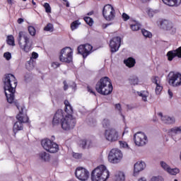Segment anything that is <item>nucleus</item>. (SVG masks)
I'll use <instances>...</instances> for the list:
<instances>
[{
  "mask_svg": "<svg viewBox=\"0 0 181 181\" xmlns=\"http://www.w3.org/2000/svg\"><path fill=\"white\" fill-rule=\"evenodd\" d=\"M4 88L8 103L12 104L15 100V92L18 86V81L13 74H8L6 75L4 80Z\"/></svg>",
  "mask_w": 181,
  "mask_h": 181,
  "instance_id": "obj_1",
  "label": "nucleus"
},
{
  "mask_svg": "<svg viewBox=\"0 0 181 181\" xmlns=\"http://www.w3.org/2000/svg\"><path fill=\"white\" fill-rule=\"evenodd\" d=\"M95 90L102 95L111 94V93H112V83H111L110 78L107 76L101 78L96 83Z\"/></svg>",
  "mask_w": 181,
  "mask_h": 181,
  "instance_id": "obj_2",
  "label": "nucleus"
},
{
  "mask_svg": "<svg viewBox=\"0 0 181 181\" xmlns=\"http://www.w3.org/2000/svg\"><path fill=\"white\" fill-rule=\"evenodd\" d=\"M17 42L19 45L20 49L25 53H29L32 50L33 42L30 40L29 35L24 31H20L17 37Z\"/></svg>",
  "mask_w": 181,
  "mask_h": 181,
  "instance_id": "obj_3",
  "label": "nucleus"
},
{
  "mask_svg": "<svg viewBox=\"0 0 181 181\" xmlns=\"http://www.w3.org/2000/svg\"><path fill=\"white\" fill-rule=\"evenodd\" d=\"M110 177V172L105 165L97 167L91 173L92 181H107Z\"/></svg>",
  "mask_w": 181,
  "mask_h": 181,
  "instance_id": "obj_4",
  "label": "nucleus"
},
{
  "mask_svg": "<svg viewBox=\"0 0 181 181\" xmlns=\"http://www.w3.org/2000/svg\"><path fill=\"white\" fill-rule=\"evenodd\" d=\"M16 118L18 121L15 122L13 125L14 134H16L17 131H22V129H23V124L29 121V117L23 112V107H21V110L19 112V114L17 115Z\"/></svg>",
  "mask_w": 181,
  "mask_h": 181,
  "instance_id": "obj_5",
  "label": "nucleus"
},
{
  "mask_svg": "<svg viewBox=\"0 0 181 181\" xmlns=\"http://www.w3.org/2000/svg\"><path fill=\"white\" fill-rule=\"evenodd\" d=\"M42 148L49 152V153H56L59 151V145L49 139H44L41 141Z\"/></svg>",
  "mask_w": 181,
  "mask_h": 181,
  "instance_id": "obj_6",
  "label": "nucleus"
},
{
  "mask_svg": "<svg viewBox=\"0 0 181 181\" xmlns=\"http://www.w3.org/2000/svg\"><path fill=\"white\" fill-rule=\"evenodd\" d=\"M42 148L49 152V153H56L59 151V145L49 139H44L41 141Z\"/></svg>",
  "mask_w": 181,
  "mask_h": 181,
  "instance_id": "obj_7",
  "label": "nucleus"
},
{
  "mask_svg": "<svg viewBox=\"0 0 181 181\" xmlns=\"http://www.w3.org/2000/svg\"><path fill=\"white\" fill-rule=\"evenodd\" d=\"M42 148L49 152V153H56L59 151V145L49 139H44L41 141Z\"/></svg>",
  "mask_w": 181,
  "mask_h": 181,
  "instance_id": "obj_8",
  "label": "nucleus"
},
{
  "mask_svg": "<svg viewBox=\"0 0 181 181\" xmlns=\"http://www.w3.org/2000/svg\"><path fill=\"white\" fill-rule=\"evenodd\" d=\"M61 125L64 131H70L76 127V118L71 115H68L64 118Z\"/></svg>",
  "mask_w": 181,
  "mask_h": 181,
  "instance_id": "obj_9",
  "label": "nucleus"
},
{
  "mask_svg": "<svg viewBox=\"0 0 181 181\" xmlns=\"http://www.w3.org/2000/svg\"><path fill=\"white\" fill-rule=\"evenodd\" d=\"M59 60L63 63H71L73 60V50L69 47H66L61 50Z\"/></svg>",
  "mask_w": 181,
  "mask_h": 181,
  "instance_id": "obj_10",
  "label": "nucleus"
},
{
  "mask_svg": "<svg viewBox=\"0 0 181 181\" xmlns=\"http://www.w3.org/2000/svg\"><path fill=\"white\" fill-rule=\"evenodd\" d=\"M122 159V152L118 148H113L108 155V160L110 163H119Z\"/></svg>",
  "mask_w": 181,
  "mask_h": 181,
  "instance_id": "obj_11",
  "label": "nucleus"
},
{
  "mask_svg": "<svg viewBox=\"0 0 181 181\" xmlns=\"http://www.w3.org/2000/svg\"><path fill=\"white\" fill-rule=\"evenodd\" d=\"M103 15L106 21L110 22L115 19V10L111 4H107L104 6L103 10Z\"/></svg>",
  "mask_w": 181,
  "mask_h": 181,
  "instance_id": "obj_12",
  "label": "nucleus"
},
{
  "mask_svg": "<svg viewBox=\"0 0 181 181\" xmlns=\"http://www.w3.org/2000/svg\"><path fill=\"white\" fill-rule=\"evenodd\" d=\"M134 143L137 146H145L148 144V136L142 132H139L134 135Z\"/></svg>",
  "mask_w": 181,
  "mask_h": 181,
  "instance_id": "obj_13",
  "label": "nucleus"
},
{
  "mask_svg": "<svg viewBox=\"0 0 181 181\" xmlns=\"http://www.w3.org/2000/svg\"><path fill=\"white\" fill-rule=\"evenodd\" d=\"M169 84L173 87H177L181 84V74L177 72L171 71L168 74Z\"/></svg>",
  "mask_w": 181,
  "mask_h": 181,
  "instance_id": "obj_14",
  "label": "nucleus"
},
{
  "mask_svg": "<svg viewBox=\"0 0 181 181\" xmlns=\"http://www.w3.org/2000/svg\"><path fill=\"white\" fill-rule=\"evenodd\" d=\"M104 136L105 139L109 142H115V141H118V132L114 128L106 129Z\"/></svg>",
  "mask_w": 181,
  "mask_h": 181,
  "instance_id": "obj_15",
  "label": "nucleus"
},
{
  "mask_svg": "<svg viewBox=\"0 0 181 181\" xmlns=\"http://www.w3.org/2000/svg\"><path fill=\"white\" fill-rule=\"evenodd\" d=\"M75 176L79 180L86 181L88 180V177H90V173L88 172V170H87V169L79 167L76 170Z\"/></svg>",
  "mask_w": 181,
  "mask_h": 181,
  "instance_id": "obj_16",
  "label": "nucleus"
},
{
  "mask_svg": "<svg viewBox=\"0 0 181 181\" xmlns=\"http://www.w3.org/2000/svg\"><path fill=\"white\" fill-rule=\"evenodd\" d=\"M121 46V37H115L110 41V47L112 53L118 52Z\"/></svg>",
  "mask_w": 181,
  "mask_h": 181,
  "instance_id": "obj_17",
  "label": "nucleus"
},
{
  "mask_svg": "<svg viewBox=\"0 0 181 181\" xmlns=\"http://www.w3.org/2000/svg\"><path fill=\"white\" fill-rule=\"evenodd\" d=\"M168 135L173 138L174 141H180L181 139V127H173L168 131Z\"/></svg>",
  "mask_w": 181,
  "mask_h": 181,
  "instance_id": "obj_18",
  "label": "nucleus"
},
{
  "mask_svg": "<svg viewBox=\"0 0 181 181\" xmlns=\"http://www.w3.org/2000/svg\"><path fill=\"white\" fill-rule=\"evenodd\" d=\"M63 119H64V116L63 115V110H58L54 115L52 119V125L54 127H57V125H60V124L63 122Z\"/></svg>",
  "mask_w": 181,
  "mask_h": 181,
  "instance_id": "obj_19",
  "label": "nucleus"
},
{
  "mask_svg": "<svg viewBox=\"0 0 181 181\" xmlns=\"http://www.w3.org/2000/svg\"><path fill=\"white\" fill-rule=\"evenodd\" d=\"M167 57L169 62H172L176 57L181 59V47L175 50L169 51L167 53Z\"/></svg>",
  "mask_w": 181,
  "mask_h": 181,
  "instance_id": "obj_20",
  "label": "nucleus"
},
{
  "mask_svg": "<svg viewBox=\"0 0 181 181\" xmlns=\"http://www.w3.org/2000/svg\"><path fill=\"white\" fill-rule=\"evenodd\" d=\"M146 165H145V162H137L134 164V175L136 176V175H138L139 172H141V170H144Z\"/></svg>",
  "mask_w": 181,
  "mask_h": 181,
  "instance_id": "obj_21",
  "label": "nucleus"
},
{
  "mask_svg": "<svg viewBox=\"0 0 181 181\" xmlns=\"http://www.w3.org/2000/svg\"><path fill=\"white\" fill-rule=\"evenodd\" d=\"M158 117H160L161 121L164 123V124H175V117H169V116H166L164 115L162 112H159L158 114Z\"/></svg>",
  "mask_w": 181,
  "mask_h": 181,
  "instance_id": "obj_22",
  "label": "nucleus"
},
{
  "mask_svg": "<svg viewBox=\"0 0 181 181\" xmlns=\"http://www.w3.org/2000/svg\"><path fill=\"white\" fill-rule=\"evenodd\" d=\"M38 158L42 162H49L50 160V154L46 151H41L38 153Z\"/></svg>",
  "mask_w": 181,
  "mask_h": 181,
  "instance_id": "obj_23",
  "label": "nucleus"
},
{
  "mask_svg": "<svg viewBox=\"0 0 181 181\" xmlns=\"http://www.w3.org/2000/svg\"><path fill=\"white\" fill-rule=\"evenodd\" d=\"M165 5L168 6H179L181 4V0H162Z\"/></svg>",
  "mask_w": 181,
  "mask_h": 181,
  "instance_id": "obj_24",
  "label": "nucleus"
},
{
  "mask_svg": "<svg viewBox=\"0 0 181 181\" xmlns=\"http://www.w3.org/2000/svg\"><path fill=\"white\" fill-rule=\"evenodd\" d=\"M114 180L115 181H124L125 180V174L122 172L119 171L115 174Z\"/></svg>",
  "mask_w": 181,
  "mask_h": 181,
  "instance_id": "obj_25",
  "label": "nucleus"
},
{
  "mask_svg": "<svg viewBox=\"0 0 181 181\" xmlns=\"http://www.w3.org/2000/svg\"><path fill=\"white\" fill-rule=\"evenodd\" d=\"M124 64H126V66L127 67H134V66H135V59L132 58V57H129L127 59H124Z\"/></svg>",
  "mask_w": 181,
  "mask_h": 181,
  "instance_id": "obj_26",
  "label": "nucleus"
},
{
  "mask_svg": "<svg viewBox=\"0 0 181 181\" xmlns=\"http://www.w3.org/2000/svg\"><path fill=\"white\" fill-rule=\"evenodd\" d=\"M64 105L66 107L65 112L68 113V115H71L73 114V107L70 105V102L69 100H64Z\"/></svg>",
  "mask_w": 181,
  "mask_h": 181,
  "instance_id": "obj_27",
  "label": "nucleus"
},
{
  "mask_svg": "<svg viewBox=\"0 0 181 181\" xmlns=\"http://www.w3.org/2000/svg\"><path fill=\"white\" fill-rule=\"evenodd\" d=\"M83 47L85 49V53H84V59L88 56L91 53V50H93V46H91L90 44H86L83 45Z\"/></svg>",
  "mask_w": 181,
  "mask_h": 181,
  "instance_id": "obj_28",
  "label": "nucleus"
},
{
  "mask_svg": "<svg viewBox=\"0 0 181 181\" xmlns=\"http://www.w3.org/2000/svg\"><path fill=\"white\" fill-rule=\"evenodd\" d=\"M138 95H139V97H141L143 101L146 102L148 101L147 98L148 97H149V93H148V91L146 90H141L140 92H137Z\"/></svg>",
  "mask_w": 181,
  "mask_h": 181,
  "instance_id": "obj_29",
  "label": "nucleus"
},
{
  "mask_svg": "<svg viewBox=\"0 0 181 181\" xmlns=\"http://www.w3.org/2000/svg\"><path fill=\"white\" fill-rule=\"evenodd\" d=\"M129 81L132 86H138L139 83V79L136 76H132L129 79Z\"/></svg>",
  "mask_w": 181,
  "mask_h": 181,
  "instance_id": "obj_30",
  "label": "nucleus"
},
{
  "mask_svg": "<svg viewBox=\"0 0 181 181\" xmlns=\"http://www.w3.org/2000/svg\"><path fill=\"white\" fill-rule=\"evenodd\" d=\"M179 172L180 170L178 168H171L170 167L168 169V171H167V173H168L169 175H172L173 176H176V175H177Z\"/></svg>",
  "mask_w": 181,
  "mask_h": 181,
  "instance_id": "obj_31",
  "label": "nucleus"
},
{
  "mask_svg": "<svg viewBox=\"0 0 181 181\" xmlns=\"http://www.w3.org/2000/svg\"><path fill=\"white\" fill-rule=\"evenodd\" d=\"M160 165L161 166L162 169H163V170H165V172H168L170 168V165L166 163V162L165 161H160Z\"/></svg>",
  "mask_w": 181,
  "mask_h": 181,
  "instance_id": "obj_32",
  "label": "nucleus"
},
{
  "mask_svg": "<svg viewBox=\"0 0 181 181\" xmlns=\"http://www.w3.org/2000/svg\"><path fill=\"white\" fill-rule=\"evenodd\" d=\"M160 28H162L165 30H170V29L173 28V25L170 23H160Z\"/></svg>",
  "mask_w": 181,
  "mask_h": 181,
  "instance_id": "obj_33",
  "label": "nucleus"
},
{
  "mask_svg": "<svg viewBox=\"0 0 181 181\" xmlns=\"http://www.w3.org/2000/svg\"><path fill=\"white\" fill-rule=\"evenodd\" d=\"M88 141L87 140H81L80 141L79 146L82 148V149H86V148H89L90 145H88Z\"/></svg>",
  "mask_w": 181,
  "mask_h": 181,
  "instance_id": "obj_34",
  "label": "nucleus"
},
{
  "mask_svg": "<svg viewBox=\"0 0 181 181\" xmlns=\"http://www.w3.org/2000/svg\"><path fill=\"white\" fill-rule=\"evenodd\" d=\"M7 43L10 46H15V39L13 38V36L8 35L7 37Z\"/></svg>",
  "mask_w": 181,
  "mask_h": 181,
  "instance_id": "obj_35",
  "label": "nucleus"
},
{
  "mask_svg": "<svg viewBox=\"0 0 181 181\" xmlns=\"http://www.w3.org/2000/svg\"><path fill=\"white\" fill-rule=\"evenodd\" d=\"M141 33L144 36V37H148L149 39H151V37H152V33H151L145 29L141 30Z\"/></svg>",
  "mask_w": 181,
  "mask_h": 181,
  "instance_id": "obj_36",
  "label": "nucleus"
},
{
  "mask_svg": "<svg viewBox=\"0 0 181 181\" xmlns=\"http://www.w3.org/2000/svg\"><path fill=\"white\" fill-rule=\"evenodd\" d=\"M44 30L45 32H53L54 30V28L53 27V24L48 23L45 28Z\"/></svg>",
  "mask_w": 181,
  "mask_h": 181,
  "instance_id": "obj_37",
  "label": "nucleus"
},
{
  "mask_svg": "<svg viewBox=\"0 0 181 181\" xmlns=\"http://www.w3.org/2000/svg\"><path fill=\"white\" fill-rule=\"evenodd\" d=\"M130 28L133 32H135L136 30H139L141 29V24L140 23H135L130 25Z\"/></svg>",
  "mask_w": 181,
  "mask_h": 181,
  "instance_id": "obj_38",
  "label": "nucleus"
},
{
  "mask_svg": "<svg viewBox=\"0 0 181 181\" xmlns=\"http://www.w3.org/2000/svg\"><path fill=\"white\" fill-rule=\"evenodd\" d=\"M102 124L103 128H108V127L111 125V122L110 121V119L105 118L103 120Z\"/></svg>",
  "mask_w": 181,
  "mask_h": 181,
  "instance_id": "obj_39",
  "label": "nucleus"
},
{
  "mask_svg": "<svg viewBox=\"0 0 181 181\" xmlns=\"http://www.w3.org/2000/svg\"><path fill=\"white\" fill-rule=\"evenodd\" d=\"M78 53L79 54H82L83 57L84 59V54L86 53V49L84 48V45H79L78 47Z\"/></svg>",
  "mask_w": 181,
  "mask_h": 181,
  "instance_id": "obj_40",
  "label": "nucleus"
},
{
  "mask_svg": "<svg viewBox=\"0 0 181 181\" xmlns=\"http://www.w3.org/2000/svg\"><path fill=\"white\" fill-rule=\"evenodd\" d=\"M28 32L31 36L36 35V29L33 26H28Z\"/></svg>",
  "mask_w": 181,
  "mask_h": 181,
  "instance_id": "obj_41",
  "label": "nucleus"
},
{
  "mask_svg": "<svg viewBox=\"0 0 181 181\" xmlns=\"http://www.w3.org/2000/svg\"><path fill=\"white\" fill-rule=\"evenodd\" d=\"M152 83H154L156 86H159L160 84V78L158 76H154L152 78Z\"/></svg>",
  "mask_w": 181,
  "mask_h": 181,
  "instance_id": "obj_42",
  "label": "nucleus"
},
{
  "mask_svg": "<svg viewBox=\"0 0 181 181\" xmlns=\"http://www.w3.org/2000/svg\"><path fill=\"white\" fill-rule=\"evenodd\" d=\"M44 8H45V12H47V13H52V8L50 7V4H49V3H45L44 4Z\"/></svg>",
  "mask_w": 181,
  "mask_h": 181,
  "instance_id": "obj_43",
  "label": "nucleus"
},
{
  "mask_svg": "<svg viewBox=\"0 0 181 181\" xmlns=\"http://www.w3.org/2000/svg\"><path fill=\"white\" fill-rule=\"evenodd\" d=\"M115 108L117 111H118L120 115H122V107H121V104L117 103L115 105Z\"/></svg>",
  "mask_w": 181,
  "mask_h": 181,
  "instance_id": "obj_44",
  "label": "nucleus"
},
{
  "mask_svg": "<svg viewBox=\"0 0 181 181\" xmlns=\"http://www.w3.org/2000/svg\"><path fill=\"white\" fill-rule=\"evenodd\" d=\"M162 86L160 85H156V94L157 95H159V94H160V92L162 91Z\"/></svg>",
  "mask_w": 181,
  "mask_h": 181,
  "instance_id": "obj_45",
  "label": "nucleus"
},
{
  "mask_svg": "<svg viewBox=\"0 0 181 181\" xmlns=\"http://www.w3.org/2000/svg\"><path fill=\"white\" fill-rule=\"evenodd\" d=\"M158 13V11L156 10L153 11V9L152 8H150L148 11V16H150V18H152L153 15H155V13Z\"/></svg>",
  "mask_w": 181,
  "mask_h": 181,
  "instance_id": "obj_46",
  "label": "nucleus"
},
{
  "mask_svg": "<svg viewBox=\"0 0 181 181\" xmlns=\"http://www.w3.org/2000/svg\"><path fill=\"white\" fill-rule=\"evenodd\" d=\"M4 57L6 60H11L12 59V54L11 52H7L4 54Z\"/></svg>",
  "mask_w": 181,
  "mask_h": 181,
  "instance_id": "obj_47",
  "label": "nucleus"
},
{
  "mask_svg": "<svg viewBox=\"0 0 181 181\" xmlns=\"http://www.w3.org/2000/svg\"><path fill=\"white\" fill-rule=\"evenodd\" d=\"M84 21L86 23H94V21L90 17L86 16L83 18Z\"/></svg>",
  "mask_w": 181,
  "mask_h": 181,
  "instance_id": "obj_48",
  "label": "nucleus"
},
{
  "mask_svg": "<svg viewBox=\"0 0 181 181\" xmlns=\"http://www.w3.org/2000/svg\"><path fill=\"white\" fill-rule=\"evenodd\" d=\"M122 18L123 19V21H124V22H127V21H129L130 17L128 14H127L126 13H123L122 15Z\"/></svg>",
  "mask_w": 181,
  "mask_h": 181,
  "instance_id": "obj_49",
  "label": "nucleus"
},
{
  "mask_svg": "<svg viewBox=\"0 0 181 181\" xmlns=\"http://www.w3.org/2000/svg\"><path fill=\"white\" fill-rule=\"evenodd\" d=\"M80 26V23H71V30H76Z\"/></svg>",
  "mask_w": 181,
  "mask_h": 181,
  "instance_id": "obj_50",
  "label": "nucleus"
},
{
  "mask_svg": "<svg viewBox=\"0 0 181 181\" xmlns=\"http://www.w3.org/2000/svg\"><path fill=\"white\" fill-rule=\"evenodd\" d=\"M122 148H128V144L125 141H119Z\"/></svg>",
  "mask_w": 181,
  "mask_h": 181,
  "instance_id": "obj_51",
  "label": "nucleus"
},
{
  "mask_svg": "<svg viewBox=\"0 0 181 181\" xmlns=\"http://www.w3.org/2000/svg\"><path fill=\"white\" fill-rule=\"evenodd\" d=\"M73 157L75 158V159H80V158H81V154L78 153H74Z\"/></svg>",
  "mask_w": 181,
  "mask_h": 181,
  "instance_id": "obj_52",
  "label": "nucleus"
},
{
  "mask_svg": "<svg viewBox=\"0 0 181 181\" xmlns=\"http://www.w3.org/2000/svg\"><path fill=\"white\" fill-rule=\"evenodd\" d=\"M63 84H64V91H66V90H69V85L67 84V81H64Z\"/></svg>",
  "mask_w": 181,
  "mask_h": 181,
  "instance_id": "obj_53",
  "label": "nucleus"
},
{
  "mask_svg": "<svg viewBox=\"0 0 181 181\" xmlns=\"http://www.w3.org/2000/svg\"><path fill=\"white\" fill-rule=\"evenodd\" d=\"M52 66L54 67V69H57V67L60 66V64L59 62H54L52 64Z\"/></svg>",
  "mask_w": 181,
  "mask_h": 181,
  "instance_id": "obj_54",
  "label": "nucleus"
},
{
  "mask_svg": "<svg viewBox=\"0 0 181 181\" xmlns=\"http://www.w3.org/2000/svg\"><path fill=\"white\" fill-rule=\"evenodd\" d=\"M87 90H88V93H91L92 94L95 95V92L93 91V89L91 88V87L88 86L87 87Z\"/></svg>",
  "mask_w": 181,
  "mask_h": 181,
  "instance_id": "obj_55",
  "label": "nucleus"
},
{
  "mask_svg": "<svg viewBox=\"0 0 181 181\" xmlns=\"http://www.w3.org/2000/svg\"><path fill=\"white\" fill-rule=\"evenodd\" d=\"M32 57H33V59H37V57H38L37 53L33 52Z\"/></svg>",
  "mask_w": 181,
  "mask_h": 181,
  "instance_id": "obj_56",
  "label": "nucleus"
},
{
  "mask_svg": "<svg viewBox=\"0 0 181 181\" xmlns=\"http://www.w3.org/2000/svg\"><path fill=\"white\" fill-rule=\"evenodd\" d=\"M129 21H130V22H134V23H138V21L134 18L130 17Z\"/></svg>",
  "mask_w": 181,
  "mask_h": 181,
  "instance_id": "obj_57",
  "label": "nucleus"
},
{
  "mask_svg": "<svg viewBox=\"0 0 181 181\" xmlns=\"http://www.w3.org/2000/svg\"><path fill=\"white\" fill-rule=\"evenodd\" d=\"M168 93V95H170V98H172V97H173V93L172 92V90L169 89Z\"/></svg>",
  "mask_w": 181,
  "mask_h": 181,
  "instance_id": "obj_58",
  "label": "nucleus"
},
{
  "mask_svg": "<svg viewBox=\"0 0 181 181\" xmlns=\"http://www.w3.org/2000/svg\"><path fill=\"white\" fill-rule=\"evenodd\" d=\"M127 110H134V107L131 105H127Z\"/></svg>",
  "mask_w": 181,
  "mask_h": 181,
  "instance_id": "obj_59",
  "label": "nucleus"
},
{
  "mask_svg": "<svg viewBox=\"0 0 181 181\" xmlns=\"http://www.w3.org/2000/svg\"><path fill=\"white\" fill-rule=\"evenodd\" d=\"M18 23H23V18H18L17 21Z\"/></svg>",
  "mask_w": 181,
  "mask_h": 181,
  "instance_id": "obj_60",
  "label": "nucleus"
},
{
  "mask_svg": "<svg viewBox=\"0 0 181 181\" xmlns=\"http://www.w3.org/2000/svg\"><path fill=\"white\" fill-rule=\"evenodd\" d=\"M151 181H159V179L156 177H153L151 178Z\"/></svg>",
  "mask_w": 181,
  "mask_h": 181,
  "instance_id": "obj_61",
  "label": "nucleus"
},
{
  "mask_svg": "<svg viewBox=\"0 0 181 181\" xmlns=\"http://www.w3.org/2000/svg\"><path fill=\"white\" fill-rule=\"evenodd\" d=\"M159 22L160 23H168V20L160 19Z\"/></svg>",
  "mask_w": 181,
  "mask_h": 181,
  "instance_id": "obj_62",
  "label": "nucleus"
},
{
  "mask_svg": "<svg viewBox=\"0 0 181 181\" xmlns=\"http://www.w3.org/2000/svg\"><path fill=\"white\" fill-rule=\"evenodd\" d=\"M107 26H110V24H103L102 28L103 29H105V28H107Z\"/></svg>",
  "mask_w": 181,
  "mask_h": 181,
  "instance_id": "obj_63",
  "label": "nucleus"
},
{
  "mask_svg": "<svg viewBox=\"0 0 181 181\" xmlns=\"http://www.w3.org/2000/svg\"><path fill=\"white\" fill-rule=\"evenodd\" d=\"M138 181H146V178L143 177L139 178Z\"/></svg>",
  "mask_w": 181,
  "mask_h": 181,
  "instance_id": "obj_64",
  "label": "nucleus"
}]
</instances>
